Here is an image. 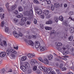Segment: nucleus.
Instances as JSON below:
<instances>
[{
  "mask_svg": "<svg viewBox=\"0 0 74 74\" xmlns=\"http://www.w3.org/2000/svg\"><path fill=\"white\" fill-rule=\"evenodd\" d=\"M14 49H15L18 50V46H16V47H14Z\"/></svg>",
  "mask_w": 74,
  "mask_h": 74,
  "instance_id": "bf43d9fd",
  "label": "nucleus"
},
{
  "mask_svg": "<svg viewBox=\"0 0 74 74\" xmlns=\"http://www.w3.org/2000/svg\"><path fill=\"white\" fill-rule=\"evenodd\" d=\"M47 71L48 73H50L52 71V69L51 68H49L47 70Z\"/></svg>",
  "mask_w": 74,
  "mask_h": 74,
  "instance_id": "6ab92c4d",
  "label": "nucleus"
},
{
  "mask_svg": "<svg viewBox=\"0 0 74 74\" xmlns=\"http://www.w3.org/2000/svg\"><path fill=\"white\" fill-rule=\"evenodd\" d=\"M54 20L57 23L58 22V18L57 17H54Z\"/></svg>",
  "mask_w": 74,
  "mask_h": 74,
  "instance_id": "f704fd0d",
  "label": "nucleus"
},
{
  "mask_svg": "<svg viewBox=\"0 0 74 74\" xmlns=\"http://www.w3.org/2000/svg\"><path fill=\"white\" fill-rule=\"evenodd\" d=\"M33 22L34 24H35V25H36L37 23V18H34V19Z\"/></svg>",
  "mask_w": 74,
  "mask_h": 74,
  "instance_id": "393cba45",
  "label": "nucleus"
},
{
  "mask_svg": "<svg viewBox=\"0 0 74 74\" xmlns=\"http://www.w3.org/2000/svg\"><path fill=\"white\" fill-rule=\"evenodd\" d=\"M21 69L23 71H25L27 70V69L26 67V66H25L23 65H22L21 67Z\"/></svg>",
  "mask_w": 74,
  "mask_h": 74,
  "instance_id": "423d86ee",
  "label": "nucleus"
},
{
  "mask_svg": "<svg viewBox=\"0 0 74 74\" xmlns=\"http://www.w3.org/2000/svg\"><path fill=\"white\" fill-rule=\"evenodd\" d=\"M35 63H37V61L36 60L33 59L31 60L30 62V64H31L32 66H34L35 64Z\"/></svg>",
  "mask_w": 74,
  "mask_h": 74,
  "instance_id": "39448f33",
  "label": "nucleus"
},
{
  "mask_svg": "<svg viewBox=\"0 0 74 74\" xmlns=\"http://www.w3.org/2000/svg\"><path fill=\"white\" fill-rule=\"evenodd\" d=\"M12 69L10 68L8 71H6V73H12Z\"/></svg>",
  "mask_w": 74,
  "mask_h": 74,
  "instance_id": "72a5a7b5",
  "label": "nucleus"
},
{
  "mask_svg": "<svg viewBox=\"0 0 74 74\" xmlns=\"http://www.w3.org/2000/svg\"><path fill=\"white\" fill-rule=\"evenodd\" d=\"M49 10H47L46 11L45 13V15H48V14H49Z\"/></svg>",
  "mask_w": 74,
  "mask_h": 74,
  "instance_id": "a19ab883",
  "label": "nucleus"
},
{
  "mask_svg": "<svg viewBox=\"0 0 74 74\" xmlns=\"http://www.w3.org/2000/svg\"><path fill=\"white\" fill-rule=\"evenodd\" d=\"M35 12L39 15L41 14L42 12V10L40 9L36 8L35 10Z\"/></svg>",
  "mask_w": 74,
  "mask_h": 74,
  "instance_id": "7ed1b4c3",
  "label": "nucleus"
},
{
  "mask_svg": "<svg viewBox=\"0 0 74 74\" xmlns=\"http://www.w3.org/2000/svg\"><path fill=\"white\" fill-rule=\"evenodd\" d=\"M2 14H0V17L1 19H3V18H4V16L5 15L4 14H3L2 15Z\"/></svg>",
  "mask_w": 74,
  "mask_h": 74,
  "instance_id": "b1692460",
  "label": "nucleus"
},
{
  "mask_svg": "<svg viewBox=\"0 0 74 74\" xmlns=\"http://www.w3.org/2000/svg\"><path fill=\"white\" fill-rule=\"evenodd\" d=\"M37 72L38 74H40V70H37Z\"/></svg>",
  "mask_w": 74,
  "mask_h": 74,
  "instance_id": "680f3d73",
  "label": "nucleus"
},
{
  "mask_svg": "<svg viewBox=\"0 0 74 74\" xmlns=\"http://www.w3.org/2000/svg\"><path fill=\"white\" fill-rule=\"evenodd\" d=\"M27 19V17H24L21 18V21L22 22H26Z\"/></svg>",
  "mask_w": 74,
  "mask_h": 74,
  "instance_id": "9b49d317",
  "label": "nucleus"
},
{
  "mask_svg": "<svg viewBox=\"0 0 74 74\" xmlns=\"http://www.w3.org/2000/svg\"><path fill=\"white\" fill-rule=\"evenodd\" d=\"M48 59L49 60L51 61L53 59V56L52 55L50 54L48 56Z\"/></svg>",
  "mask_w": 74,
  "mask_h": 74,
  "instance_id": "f8f14e48",
  "label": "nucleus"
},
{
  "mask_svg": "<svg viewBox=\"0 0 74 74\" xmlns=\"http://www.w3.org/2000/svg\"><path fill=\"white\" fill-rule=\"evenodd\" d=\"M28 69L27 71H28V73L29 74H30L32 71V70L31 69V68H28L27 69Z\"/></svg>",
  "mask_w": 74,
  "mask_h": 74,
  "instance_id": "4be33fe9",
  "label": "nucleus"
},
{
  "mask_svg": "<svg viewBox=\"0 0 74 74\" xmlns=\"http://www.w3.org/2000/svg\"><path fill=\"white\" fill-rule=\"evenodd\" d=\"M36 35H33L32 36V38H36Z\"/></svg>",
  "mask_w": 74,
  "mask_h": 74,
  "instance_id": "0e129e2a",
  "label": "nucleus"
},
{
  "mask_svg": "<svg viewBox=\"0 0 74 74\" xmlns=\"http://www.w3.org/2000/svg\"><path fill=\"white\" fill-rule=\"evenodd\" d=\"M35 44L37 45H38V46H39V47L40 45V42H36L35 43Z\"/></svg>",
  "mask_w": 74,
  "mask_h": 74,
  "instance_id": "58836bf2",
  "label": "nucleus"
},
{
  "mask_svg": "<svg viewBox=\"0 0 74 74\" xmlns=\"http://www.w3.org/2000/svg\"><path fill=\"white\" fill-rule=\"evenodd\" d=\"M26 59H27V57L26 56H24L21 58V60L22 61H25V60H26Z\"/></svg>",
  "mask_w": 74,
  "mask_h": 74,
  "instance_id": "aec40b11",
  "label": "nucleus"
},
{
  "mask_svg": "<svg viewBox=\"0 0 74 74\" xmlns=\"http://www.w3.org/2000/svg\"><path fill=\"white\" fill-rule=\"evenodd\" d=\"M5 31L6 33H8L9 31V28L8 27H6L5 29Z\"/></svg>",
  "mask_w": 74,
  "mask_h": 74,
  "instance_id": "473e14b6",
  "label": "nucleus"
},
{
  "mask_svg": "<svg viewBox=\"0 0 74 74\" xmlns=\"http://www.w3.org/2000/svg\"><path fill=\"white\" fill-rule=\"evenodd\" d=\"M40 27H41V29H43L44 27L42 24H41L40 25Z\"/></svg>",
  "mask_w": 74,
  "mask_h": 74,
  "instance_id": "4d7b16f0",
  "label": "nucleus"
},
{
  "mask_svg": "<svg viewBox=\"0 0 74 74\" xmlns=\"http://www.w3.org/2000/svg\"><path fill=\"white\" fill-rule=\"evenodd\" d=\"M16 17L18 18H23V14H20V15L17 14L16 16Z\"/></svg>",
  "mask_w": 74,
  "mask_h": 74,
  "instance_id": "2eb2a0df",
  "label": "nucleus"
},
{
  "mask_svg": "<svg viewBox=\"0 0 74 74\" xmlns=\"http://www.w3.org/2000/svg\"><path fill=\"white\" fill-rule=\"evenodd\" d=\"M45 30H51V28L50 27H45Z\"/></svg>",
  "mask_w": 74,
  "mask_h": 74,
  "instance_id": "cd10ccee",
  "label": "nucleus"
},
{
  "mask_svg": "<svg viewBox=\"0 0 74 74\" xmlns=\"http://www.w3.org/2000/svg\"><path fill=\"white\" fill-rule=\"evenodd\" d=\"M17 7V6L16 5H14L12 6L11 7V8L12 10H15V9Z\"/></svg>",
  "mask_w": 74,
  "mask_h": 74,
  "instance_id": "a211bd4d",
  "label": "nucleus"
},
{
  "mask_svg": "<svg viewBox=\"0 0 74 74\" xmlns=\"http://www.w3.org/2000/svg\"><path fill=\"white\" fill-rule=\"evenodd\" d=\"M28 57L29 58H31L32 57V53H29L28 54Z\"/></svg>",
  "mask_w": 74,
  "mask_h": 74,
  "instance_id": "a18cd8bd",
  "label": "nucleus"
},
{
  "mask_svg": "<svg viewBox=\"0 0 74 74\" xmlns=\"http://www.w3.org/2000/svg\"><path fill=\"white\" fill-rule=\"evenodd\" d=\"M69 41H72L73 39V36H71L70 37L68 38Z\"/></svg>",
  "mask_w": 74,
  "mask_h": 74,
  "instance_id": "c756f323",
  "label": "nucleus"
},
{
  "mask_svg": "<svg viewBox=\"0 0 74 74\" xmlns=\"http://www.w3.org/2000/svg\"><path fill=\"white\" fill-rule=\"evenodd\" d=\"M59 19L61 21H63V17L61 15L59 17Z\"/></svg>",
  "mask_w": 74,
  "mask_h": 74,
  "instance_id": "bb28decb",
  "label": "nucleus"
},
{
  "mask_svg": "<svg viewBox=\"0 0 74 74\" xmlns=\"http://www.w3.org/2000/svg\"><path fill=\"white\" fill-rule=\"evenodd\" d=\"M10 68H9V67H7V66H5V69L6 70H9V69Z\"/></svg>",
  "mask_w": 74,
  "mask_h": 74,
  "instance_id": "603ef678",
  "label": "nucleus"
},
{
  "mask_svg": "<svg viewBox=\"0 0 74 74\" xmlns=\"http://www.w3.org/2000/svg\"><path fill=\"white\" fill-rule=\"evenodd\" d=\"M25 67L27 69H30V65L29 63L26 62L25 64Z\"/></svg>",
  "mask_w": 74,
  "mask_h": 74,
  "instance_id": "4468645a",
  "label": "nucleus"
},
{
  "mask_svg": "<svg viewBox=\"0 0 74 74\" xmlns=\"http://www.w3.org/2000/svg\"><path fill=\"white\" fill-rule=\"evenodd\" d=\"M31 11H32V10H30L29 12H27L26 11L25 12V15L26 16H29L30 15H31V14H32V12H31Z\"/></svg>",
  "mask_w": 74,
  "mask_h": 74,
  "instance_id": "1a4fd4ad",
  "label": "nucleus"
},
{
  "mask_svg": "<svg viewBox=\"0 0 74 74\" xmlns=\"http://www.w3.org/2000/svg\"><path fill=\"white\" fill-rule=\"evenodd\" d=\"M64 7H67V3H65L64 5Z\"/></svg>",
  "mask_w": 74,
  "mask_h": 74,
  "instance_id": "5fc2aeb1",
  "label": "nucleus"
},
{
  "mask_svg": "<svg viewBox=\"0 0 74 74\" xmlns=\"http://www.w3.org/2000/svg\"><path fill=\"white\" fill-rule=\"evenodd\" d=\"M18 10H16L14 12V13L15 15H17V14H18Z\"/></svg>",
  "mask_w": 74,
  "mask_h": 74,
  "instance_id": "c9c22d12",
  "label": "nucleus"
},
{
  "mask_svg": "<svg viewBox=\"0 0 74 74\" xmlns=\"http://www.w3.org/2000/svg\"><path fill=\"white\" fill-rule=\"evenodd\" d=\"M3 45L5 46H7V42L6 41H3Z\"/></svg>",
  "mask_w": 74,
  "mask_h": 74,
  "instance_id": "8fccbe9b",
  "label": "nucleus"
},
{
  "mask_svg": "<svg viewBox=\"0 0 74 74\" xmlns=\"http://www.w3.org/2000/svg\"><path fill=\"white\" fill-rule=\"evenodd\" d=\"M54 5L55 7H56V8H59V7H60V5H59V3H55Z\"/></svg>",
  "mask_w": 74,
  "mask_h": 74,
  "instance_id": "412c9836",
  "label": "nucleus"
},
{
  "mask_svg": "<svg viewBox=\"0 0 74 74\" xmlns=\"http://www.w3.org/2000/svg\"><path fill=\"white\" fill-rule=\"evenodd\" d=\"M13 34L17 38H18L19 37V36L20 37H22L23 36V34L21 32H19L18 34L17 33V32L16 31H14L13 32Z\"/></svg>",
  "mask_w": 74,
  "mask_h": 74,
  "instance_id": "f257e3e1",
  "label": "nucleus"
},
{
  "mask_svg": "<svg viewBox=\"0 0 74 74\" xmlns=\"http://www.w3.org/2000/svg\"><path fill=\"white\" fill-rule=\"evenodd\" d=\"M6 55V53L5 52H2L0 53V56L1 58H3Z\"/></svg>",
  "mask_w": 74,
  "mask_h": 74,
  "instance_id": "6e6552de",
  "label": "nucleus"
},
{
  "mask_svg": "<svg viewBox=\"0 0 74 74\" xmlns=\"http://www.w3.org/2000/svg\"><path fill=\"white\" fill-rule=\"evenodd\" d=\"M62 45V43L60 42H58L57 44V46H58V47H61Z\"/></svg>",
  "mask_w": 74,
  "mask_h": 74,
  "instance_id": "c85d7f7f",
  "label": "nucleus"
},
{
  "mask_svg": "<svg viewBox=\"0 0 74 74\" xmlns=\"http://www.w3.org/2000/svg\"><path fill=\"white\" fill-rule=\"evenodd\" d=\"M38 60H39V61H40V62H41L42 63V61L43 60H42V58H38Z\"/></svg>",
  "mask_w": 74,
  "mask_h": 74,
  "instance_id": "09e8293b",
  "label": "nucleus"
},
{
  "mask_svg": "<svg viewBox=\"0 0 74 74\" xmlns=\"http://www.w3.org/2000/svg\"><path fill=\"white\" fill-rule=\"evenodd\" d=\"M1 72L2 74H4V73H5V69H2L1 70Z\"/></svg>",
  "mask_w": 74,
  "mask_h": 74,
  "instance_id": "37998d69",
  "label": "nucleus"
},
{
  "mask_svg": "<svg viewBox=\"0 0 74 74\" xmlns=\"http://www.w3.org/2000/svg\"><path fill=\"white\" fill-rule=\"evenodd\" d=\"M0 45L1 46L3 47V42H1V43H0Z\"/></svg>",
  "mask_w": 74,
  "mask_h": 74,
  "instance_id": "052dcab7",
  "label": "nucleus"
},
{
  "mask_svg": "<svg viewBox=\"0 0 74 74\" xmlns=\"http://www.w3.org/2000/svg\"><path fill=\"white\" fill-rule=\"evenodd\" d=\"M31 14L29 15V16L28 17V19L29 21H32L33 19V10H31Z\"/></svg>",
  "mask_w": 74,
  "mask_h": 74,
  "instance_id": "20e7f679",
  "label": "nucleus"
},
{
  "mask_svg": "<svg viewBox=\"0 0 74 74\" xmlns=\"http://www.w3.org/2000/svg\"><path fill=\"white\" fill-rule=\"evenodd\" d=\"M26 23L27 25H29L31 24V21H27L26 22Z\"/></svg>",
  "mask_w": 74,
  "mask_h": 74,
  "instance_id": "4c0bfd02",
  "label": "nucleus"
},
{
  "mask_svg": "<svg viewBox=\"0 0 74 74\" xmlns=\"http://www.w3.org/2000/svg\"><path fill=\"white\" fill-rule=\"evenodd\" d=\"M45 67L44 66H41L40 67V69L41 70H44V69H45Z\"/></svg>",
  "mask_w": 74,
  "mask_h": 74,
  "instance_id": "49530a36",
  "label": "nucleus"
},
{
  "mask_svg": "<svg viewBox=\"0 0 74 74\" xmlns=\"http://www.w3.org/2000/svg\"><path fill=\"white\" fill-rule=\"evenodd\" d=\"M56 71L57 72V74H60L62 73H60V71L59 69H56Z\"/></svg>",
  "mask_w": 74,
  "mask_h": 74,
  "instance_id": "5701e85b",
  "label": "nucleus"
},
{
  "mask_svg": "<svg viewBox=\"0 0 74 74\" xmlns=\"http://www.w3.org/2000/svg\"><path fill=\"white\" fill-rule=\"evenodd\" d=\"M67 52L66 51H65V52H64L63 53V55H67Z\"/></svg>",
  "mask_w": 74,
  "mask_h": 74,
  "instance_id": "6e6d98bb",
  "label": "nucleus"
},
{
  "mask_svg": "<svg viewBox=\"0 0 74 74\" xmlns=\"http://www.w3.org/2000/svg\"><path fill=\"white\" fill-rule=\"evenodd\" d=\"M42 63H44L45 64H48L49 61L47 58H45L44 60L42 61Z\"/></svg>",
  "mask_w": 74,
  "mask_h": 74,
  "instance_id": "0eeeda50",
  "label": "nucleus"
},
{
  "mask_svg": "<svg viewBox=\"0 0 74 74\" xmlns=\"http://www.w3.org/2000/svg\"><path fill=\"white\" fill-rule=\"evenodd\" d=\"M61 70L62 71H64V70H66V68L65 67H63L62 68Z\"/></svg>",
  "mask_w": 74,
  "mask_h": 74,
  "instance_id": "864d4df0",
  "label": "nucleus"
},
{
  "mask_svg": "<svg viewBox=\"0 0 74 74\" xmlns=\"http://www.w3.org/2000/svg\"><path fill=\"white\" fill-rule=\"evenodd\" d=\"M51 74H56L55 72L53 71L51 72Z\"/></svg>",
  "mask_w": 74,
  "mask_h": 74,
  "instance_id": "338daca9",
  "label": "nucleus"
},
{
  "mask_svg": "<svg viewBox=\"0 0 74 74\" xmlns=\"http://www.w3.org/2000/svg\"><path fill=\"white\" fill-rule=\"evenodd\" d=\"M35 47L36 48L38 49V48L40 47V46H38V45H36L35 44H34Z\"/></svg>",
  "mask_w": 74,
  "mask_h": 74,
  "instance_id": "de8ad7c7",
  "label": "nucleus"
},
{
  "mask_svg": "<svg viewBox=\"0 0 74 74\" xmlns=\"http://www.w3.org/2000/svg\"><path fill=\"white\" fill-rule=\"evenodd\" d=\"M69 30L71 33H73L74 32V28L73 27H71L69 29Z\"/></svg>",
  "mask_w": 74,
  "mask_h": 74,
  "instance_id": "f3484780",
  "label": "nucleus"
},
{
  "mask_svg": "<svg viewBox=\"0 0 74 74\" xmlns=\"http://www.w3.org/2000/svg\"><path fill=\"white\" fill-rule=\"evenodd\" d=\"M28 44L29 45H31L32 46H33L34 45V43L31 40H29L28 42Z\"/></svg>",
  "mask_w": 74,
  "mask_h": 74,
  "instance_id": "dca6fc26",
  "label": "nucleus"
},
{
  "mask_svg": "<svg viewBox=\"0 0 74 74\" xmlns=\"http://www.w3.org/2000/svg\"><path fill=\"white\" fill-rule=\"evenodd\" d=\"M45 49L44 48V47H40V49L41 51H44L45 50Z\"/></svg>",
  "mask_w": 74,
  "mask_h": 74,
  "instance_id": "2f4dec72",
  "label": "nucleus"
},
{
  "mask_svg": "<svg viewBox=\"0 0 74 74\" xmlns=\"http://www.w3.org/2000/svg\"><path fill=\"white\" fill-rule=\"evenodd\" d=\"M47 68L46 67H45V68L44 69V70H43V71L45 72L47 71Z\"/></svg>",
  "mask_w": 74,
  "mask_h": 74,
  "instance_id": "e2e57ef3",
  "label": "nucleus"
},
{
  "mask_svg": "<svg viewBox=\"0 0 74 74\" xmlns=\"http://www.w3.org/2000/svg\"><path fill=\"white\" fill-rule=\"evenodd\" d=\"M4 25V22L3 21H2L1 24V27H3Z\"/></svg>",
  "mask_w": 74,
  "mask_h": 74,
  "instance_id": "e433bc0d",
  "label": "nucleus"
},
{
  "mask_svg": "<svg viewBox=\"0 0 74 74\" xmlns=\"http://www.w3.org/2000/svg\"><path fill=\"white\" fill-rule=\"evenodd\" d=\"M14 21L15 23H16V22L18 21V20H17V19H16V18H15L14 19Z\"/></svg>",
  "mask_w": 74,
  "mask_h": 74,
  "instance_id": "13d9d810",
  "label": "nucleus"
},
{
  "mask_svg": "<svg viewBox=\"0 0 74 74\" xmlns=\"http://www.w3.org/2000/svg\"><path fill=\"white\" fill-rule=\"evenodd\" d=\"M51 10L52 11H53L54 10V9H55V6H51Z\"/></svg>",
  "mask_w": 74,
  "mask_h": 74,
  "instance_id": "79ce46f5",
  "label": "nucleus"
},
{
  "mask_svg": "<svg viewBox=\"0 0 74 74\" xmlns=\"http://www.w3.org/2000/svg\"><path fill=\"white\" fill-rule=\"evenodd\" d=\"M37 67L36 66H34V67L33 68V71H36V70H37Z\"/></svg>",
  "mask_w": 74,
  "mask_h": 74,
  "instance_id": "ea45409f",
  "label": "nucleus"
},
{
  "mask_svg": "<svg viewBox=\"0 0 74 74\" xmlns=\"http://www.w3.org/2000/svg\"><path fill=\"white\" fill-rule=\"evenodd\" d=\"M73 11H71L69 13V14L70 15H73Z\"/></svg>",
  "mask_w": 74,
  "mask_h": 74,
  "instance_id": "c03bdc74",
  "label": "nucleus"
},
{
  "mask_svg": "<svg viewBox=\"0 0 74 74\" xmlns=\"http://www.w3.org/2000/svg\"><path fill=\"white\" fill-rule=\"evenodd\" d=\"M53 23V21H52L49 20V21H46L45 23L46 25H51Z\"/></svg>",
  "mask_w": 74,
  "mask_h": 74,
  "instance_id": "9d476101",
  "label": "nucleus"
},
{
  "mask_svg": "<svg viewBox=\"0 0 74 74\" xmlns=\"http://www.w3.org/2000/svg\"><path fill=\"white\" fill-rule=\"evenodd\" d=\"M10 53H14V54H16V51L14 49H11L9 51H6V54L7 55H10Z\"/></svg>",
  "mask_w": 74,
  "mask_h": 74,
  "instance_id": "f03ea898",
  "label": "nucleus"
},
{
  "mask_svg": "<svg viewBox=\"0 0 74 74\" xmlns=\"http://www.w3.org/2000/svg\"><path fill=\"white\" fill-rule=\"evenodd\" d=\"M18 10L19 11H20V12H21V11H23V8L21 6H20V7H18Z\"/></svg>",
  "mask_w": 74,
  "mask_h": 74,
  "instance_id": "a878e982",
  "label": "nucleus"
},
{
  "mask_svg": "<svg viewBox=\"0 0 74 74\" xmlns=\"http://www.w3.org/2000/svg\"><path fill=\"white\" fill-rule=\"evenodd\" d=\"M63 66V64H61L60 66V69H62V67Z\"/></svg>",
  "mask_w": 74,
  "mask_h": 74,
  "instance_id": "3c124183",
  "label": "nucleus"
},
{
  "mask_svg": "<svg viewBox=\"0 0 74 74\" xmlns=\"http://www.w3.org/2000/svg\"><path fill=\"white\" fill-rule=\"evenodd\" d=\"M34 3L35 4H39V2L37 0H34Z\"/></svg>",
  "mask_w": 74,
  "mask_h": 74,
  "instance_id": "7c9ffc66",
  "label": "nucleus"
},
{
  "mask_svg": "<svg viewBox=\"0 0 74 74\" xmlns=\"http://www.w3.org/2000/svg\"><path fill=\"white\" fill-rule=\"evenodd\" d=\"M64 25L65 26H68V24H67V23L66 22L64 23Z\"/></svg>",
  "mask_w": 74,
  "mask_h": 74,
  "instance_id": "774afa93",
  "label": "nucleus"
},
{
  "mask_svg": "<svg viewBox=\"0 0 74 74\" xmlns=\"http://www.w3.org/2000/svg\"><path fill=\"white\" fill-rule=\"evenodd\" d=\"M9 3H7L6 4V6L7 9L8 11L9 12H10V11H11V10L10 9V8H9Z\"/></svg>",
  "mask_w": 74,
  "mask_h": 74,
  "instance_id": "ddd939ff",
  "label": "nucleus"
},
{
  "mask_svg": "<svg viewBox=\"0 0 74 74\" xmlns=\"http://www.w3.org/2000/svg\"><path fill=\"white\" fill-rule=\"evenodd\" d=\"M41 18H42V19H44V15H41Z\"/></svg>",
  "mask_w": 74,
  "mask_h": 74,
  "instance_id": "69168bd1",
  "label": "nucleus"
}]
</instances>
